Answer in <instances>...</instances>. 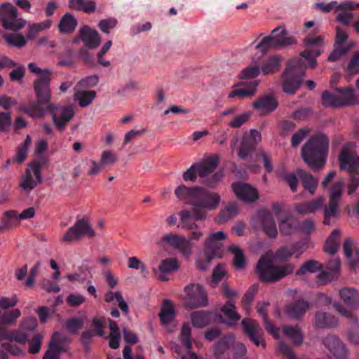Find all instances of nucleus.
<instances>
[{"instance_id": "1", "label": "nucleus", "mask_w": 359, "mask_h": 359, "mask_svg": "<svg viewBox=\"0 0 359 359\" xmlns=\"http://www.w3.org/2000/svg\"><path fill=\"white\" fill-rule=\"evenodd\" d=\"M175 194L187 204L194 206L192 210H182L179 212V228L194 230L198 228L196 221L206 219L207 210L216 209L220 202V196L215 192H210L201 187H187L184 184L177 187Z\"/></svg>"}, {"instance_id": "2", "label": "nucleus", "mask_w": 359, "mask_h": 359, "mask_svg": "<svg viewBox=\"0 0 359 359\" xmlns=\"http://www.w3.org/2000/svg\"><path fill=\"white\" fill-rule=\"evenodd\" d=\"M27 67L30 72L39 75V78L34 80L33 83L36 100L47 106L46 111L50 114L56 129L63 132L67 123L74 116V108L71 105L61 106L50 102L51 99L50 83L53 74L50 69L39 68L33 62L29 63Z\"/></svg>"}, {"instance_id": "3", "label": "nucleus", "mask_w": 359, "mask_h": 359, "mask_svg": "<svg viewBox=\"0 0 359 359\" xmlns=\"http://www.w3.org/2000/svg\"><path fill=\"white\" fill-rule=\"evenodd\" d=\"M321 53L319 49L304 50L300 53V57L287 61L286 68L281 74L284 93L293 95L299 89L304 79V70L307 67L314 69L316 67V59Z\"/></svg>"}, {"instance_id": "4", "label": "nucleus", "mask_w": 359, "mask_h": 359, "mask_svg": "<svg viewBox=\"0 0 359 359\" xmlns=\"http://www.w3.org/2000/svg\"><path fill=\"white\" fill-rule=\"evenodd\" d=\"M328 137L318 133L311 136L302 148V157L314 172L324 167L329 148Z\"/></svg>"}, {"instance_id": "5", "label": "nucleus", "mask_w": 359, "mask_h": 359, "mask_svg": "<svg viewBox=\"0 0 359 359\" xmlns=\"http://www.w3.org/2000/svg\"><path fill=\"white\" fill-rule=\"evenodd\" d=\"M339 161L340 170H348L349 172L347 193L353 195L359 187V155L354 151L353 143L347 142L341 147Z\"/></svg>"}, {"instance_id": "6", "label": "nucleus", "mask_w": 359, "mask_h": 359, "mask_svg": "<svg viewBox=\"0 0 359 359\" xmlns=\"http://www.w3.org/2000/svg\"><path fill=\"white\" fill-rule=\"evenodd\" d=\"M294 267L292 263L276 265L269 259L262 257L257 262L256 272L261 281L275 283L292 273Z\"/></svg>"}, {"instance_id": "7", "label": "nucleus", "mask_w": 359, "mask_h": 359, "mask_svg": "<svg viewBox=\"0 0 359 359\" xmlns=\"http://www.w3.org/2000/svg\"><path fill=\"white\" fill-rule=\"evenodd\" d=\"M36 327L37 320L33 317L24 318L17 330H8L6 327H0V341L7 339L20 344H25Z\"/></svg>"}, {"instance_id": "8", "label": "nucleus", "mask_w": 359, "mask_h": 359, "mask_svg": "<svg viewBox=\"0 0 359 359\" xmlns=\"http://www.w3.org/2000/svg\"><path fill=\"white\" fill-rule=\"evenodd\" d=\"M287 30L285 28L277 27L272 31V35L264 37L256 46L257 49H260L263 53L269 48H278L286 47L297 43V40L293 36H286Z\"/></svg>"}, {"instance_id": "9", "label": "nucleus", "mask_w": 359, "mask_h": 359, "mask_svg": "<svg viewBox=\"0 0 359 359\" xmlns=\"http://www.w3.org/2000/svg\"><path fill=\"white\" fill-rule=\"evenodd\" d=\"M184 304L187 308L205 307L208 304L206 291L199 284L191 283L184 288Z\"/></svg>"}, {"instance_id": "10", "label": "nucleus", "mask_w": 359, "mask_h": 359, "mask_svg": "<svg viewBox=\"0 0 359 359\" xmlns=\"http://www.w3.org/2000/svg\"><path fill=\"white\" fill-rule=\"evenodd\" d=\"M84 236L93 238L95 236V232L93 229L88 219L86 218H81L77 219L74 226L68 229L67 232L62 236V241L70 243L80 240Z\"/></svg>"}, {"instance_id": "11", "label": "nucleus", "mask_w": 359, "mask_h": 359, "mask_svg": "<svg viewBox=\"0 0 359 359\" xmlns=\"http://www.w3.org/2000/svg\"><path fill=\"white\" fill-rule=\"evenodd\" d=\"M343 187L344 182L340 181L334 183L331 188L328 206L324 208L323 224L325 225H330L331 218L337 217L339 214L337 207L342 194Z\"/></svg>"}, {"instance_id": "12", "label": "nucleus", "mask_w": 359, "mask_h": 359, "mask_svg": "<svg viewBox=\"0 0 359 359\" xmlns=\"http://www.w3.org/2000/svg\"><path fill=\"white\" fill-rule=\"evenodd\" d=\"M18 10L11 4H3L0 7V19L2 25L7 29L17 31L22 29L25 22L18 20Z\"/></svg>"}, {"instance_id": "13", "label": "nucleus", "mask_w": 359, "mask_h": 359, "mask_svg": "<svg viewBox=\"0 0 359 359\" xmlns=\"http://www.w3.org/2000/svg\"><path fill=\"white\" fill-rule=\"evenodd\" d=\"M255 225L260 228L269 238H276L278 229L273 217L270 211L266 209L259 210L254 218Z\"/></svg>"}, {"instance_id": "14", "label": "nucleus", "mask_w": 359, "mask_h": 359, "mask_svg": "<svg viewBox=\"0 0 359 359\" xmlns=\"http://www.w3.org/2000/svg\"><path fill=\"white\" fill-rule=\"evenodd\" d=\"M348 38V34L340 27L336 28L335 42L334 50L328 57L329 62H336L346 55L352 48L351 43H346Z\"/></svg>"}, {"instance_id": "15", "label": "nucleus", "mask_w": 359, "mask_h": 359, "mask_svg": "<svg viewBox=\"0 0 359 359\" xmlns=\"http://www.w3.org/2000/svg\"><path fill=\"white\" fill-rule=\"evenodd\" d=\"M226 238V235L222 231L214 233L205 240L204 254L208 256V259L221 258L223 253L221 241Z\"/></svg>"}, {"instance_id": "16", "label": "nucleus", "mask_w": 359, "mask_h": 359, "mask_svg": "<svg viewBox=\"0 0 359 359\" xmlns=\"http://www.w3.org/2000/svg\"><path fill=\"white\" fill-rule=\"evenodd\" d=\"M161 244L177 249L184 256H189L192 253V243L184 236L178 234H165L161 239Z\"/></svg>"}, {"instance_id": "17", "label": "nucleus", "mask_w": 359, "mask_h": 359, "mask_svg": "<svg viewBox=\"0 0 359 359\" xmlns=\"http://www.w3.org/2000/svg\"><path fill=\"white\" fill-rule=\"evenodd\" d=\"M261 133L252 129L249 135H245L242 139L238 156L241 159H246L255 151L257 144L261 141Z\"/></svg>"}, {"instance_id": "18", "label": "nucleus", "mask_w": 359, "mask_h": 359, "mask_svg": "<svg viewBox=\"0 0 359 359\" xmlns=\"http://www.w3.org/2000/svg\"><path fill=\"white\" fill-rule=\"evenodd\" d=\"M241 325L245 334L252 343L257 346H265L263 330L256 320L246 318L242 320Z\"/></svg>"}, {"instance_id": "19", "label": "nucleus", "mask_w": 359, "mask_h": 359, "mask_svg": "<svg viewBox=\"0 0 359 359\" xmlns=\"http://www.w3.org/2000/svg\"><path fill=\"white\" fill-rule=\"evenodd\" d=\"M323 344L335 359H347L348 351L343 341L336 335H327Z\"/></svg>"}, {"instance_id": "20", "label": "nucleus", "mask_w": 359, "mask_h": 359, "mask_svg": "<svg viewBox=\"0 0 359 359\" xmlns=\"http://www.w3.org/2000/svg\"><path fill=\"white\" fill-rule=\"evenodd\" d=\"M231 187L236 196L241 201L253 203L259 198L257 190L248 183L233 182Z\"/></svg>"}, {"instance_id": "21", "label": "nucleus", "mask_w": 359, "mask_h": 359, "mask_svg": "<svg viewBox=\"0 0 359 359\" xmlns=\"http://www.w3.org/2000/svg\"><path fill=\"white\" fill-rule=\"evenodd\" d=\"M234 344V335L228 334L213 345V354L215 359H231L230 349Z\"/></svg>"}, {"instance_id": "22", "label": "nucleus", "mask_w": 359, "mask_h": 359, "mask_svg": "<svg viewBox=\"0 0 359 359\" xmlns=\"http://www.w3.org/2000/svg\"><path fill=\"white\" fill-rule=\"evenodd\" d=\"M180 268V264L176 258H166L161 261L158 269H154V273L156 278L161 281H167V274L172 273Z\"/></svg>"}, {"instance_id": "23", "label": "nucleus", "mask_w": 359, "mask_h": 359, "mask_svg": "<svg viewBox=\"0 0 359 359\" xmlns=\"http://www.w3.org/2000/svg\"><path fill=\"white\" fill-rule=\"evenodd\" d=\"M219 163V158L215 154L210 155L204 158L202 161L196 163L199 177L203 180L213 173L217 168Z\"/></svg>"}, {"instance_id": "24", "label": "nucleus", "mask_w": 359, "mask_h": 359, "mask_svg": "<svg viewBox=\"0 0 359 359\" xmlns=\"http://www.w3.org/2000/svg\"><path fill=\"white\" fill-rule=\"evenodd\" d=\"M278 101L273 95L266 94L259 97L252 104L255 109L259 110L261 115L265 116L273 111L278 107Z\"/></svg>"}, {"instance_id": "25", "label": "nucleus", "mask_w": 359, "mask_h": 359, "mask_svg": "<svg viewBox=\"0 0 359 359\" xmlns=\"http://www.w3.org/2000/svg\"><path fill=\"white\" fill-rule=\"evenodd\" d=\"M81 41L89 49L96 48L100 43V37L97 30L83 26L79 31Z\"/></svg>"}, {"instance_id": "26", "label": "nucleus", "mask_w": 359, "mask_h": 359, "mask_svg": "<svg viewBox=\"0 0 359 359\" xmlns=\"http://www.w3.org/2000/svg\"><path fill=\"white\" fill-rule=\"evenodd\" d=\"M46 104H43L39 103L36 100V102L31 100L28 103H21L18 106V109L19 111L23 112L32 118H41L44 116L45 109L43 106Z\"/></svg>"}, {"instance_id": "27", "label": "nucleus", "mask_w": 359, "mask_h": 359, "mask_svg": "<svg viewBox=\"0 0 359 359\" xmlns=\"http://www.w3.org/2000/svg\"><path fill=\"white\" fill-rule=\"evenodd\" d=\"M340 298L346 305L353 309L359 308V292L353 287H344L339 291Z\"/></svg>"}, {"instance_id": "28", "label": "nucleus", "mask_w": 359, "mask_h": 359, "mask_svg": "<svg viewBox=\"0 0 359 359\" xmlns=\"http://www.w3.org/2000/svg\"><path fill=\"white\" fill-rule=\"evenodd\" d=\"M309 308V304L306 301L299 299L287 304L285 312L290 318L298 319L304 315Z\"/></svg>"}, {"instance_id": "29", "label": "nucleus", "mask_w": 359, "mask_h": 359, "mask_svg": "<svg viewBox=\"0 0 359 359\" xmlns=\"http://www.w3.org/2000/svg\"><path fill=\"white\" fill-rule=\"evenodd\" d=\"M324 199L320 196L316 199L297 204L295 207L296 211L302 215L314 213L323 208Z\"/></svg>"}, {"instance_id": "30", "label": "nucleus", "mask_w": 359, "mask_h": 359, "mask_svg": "<svg viewBox=\"0 0 359 359\" xmlns=\"http://www.w3.org/2000/svg\"><path fill=\"white\" fill-rule=\"evenodd\" d=\"M283 57L280 55L269 56L262 63L261 69L264 75L273 74L279 72L281 67Z\"/></svg>"}, {"instance_id": "31", "label": "nucleus", "mask_w": 359, "mask_h": 359, "mask_svg": "<svg viewBox=\"0 0 359 359\" xmlns=\"http://www.w3.org/2000/svg\"><path fill=\"white\" fill-rule=\"evenodd\" d=\"M269 306V303L259 302L257 303L256 309L257 313L262 317L264 325L268 332L273 334L275 338H278V330L275 325L269 320L266 313V308Z\"/></svg>"}, {"instance_id": "32", "label": "nucleus", "mask_w": 359, "mask_h": 359, "mask_svg": "<svg viewBox=\"0 0 359 359\" xmlns=\"http://www.w3.org/2000/svg\"><path fill=\"white\" fill-rule=\"evenodd\" d=\"M297 175L304 189L307 190L311 195L314 194L318 185V180L303 169H298Z\"/></svg>"}, {"instance_id": "33", "label": "nucleus", "mask_w": 359, "mask_h": 359, "mask_svg": "<svg viewBox=\"0 0 359 359\" xmlns=\"http://www.w3.org/2000/svg\"><path fill=\"white\" fill-rule=\"evenodd\" d=\"M315 323L318 328H332L337 325L338 320L330 313L318 311L315 315Z\"/></svg>"}, {"instance_id": "34", "label": "nucleus", "mask_w": 359, "mask_h": 359, "mask_svg": "<svg viewBox=\"0 0 359 359\" xmlns=\"http://www.w3.org/2000/svg\"><path fill=\"white\" fill-rule=\"evenodd\" d=\"M259 84V82L257 81H251L248 83H241L238 86L245 85V86L243 88H239L234 89L232 90L229 95V98L233 97H251L252 96L257 89V87Z\"/></svg>"}, {"instance_id": "35", "label": "nucleus", "mask_w": 359, "mask_h": 359, "mask_svg": "<svg viewBox=\"0 0 359 359\" xmlns=\"http://www.w3.org/2000/svg\"><path fill=\"white\" fill-rule=\"evenodd\" d=\"M61 336L59 332H55L53 334L49 343V349L46 352L43 359H60L58 354L64 351L63 347L59 344Z\"/></svg>"}, {"instance_id": "36", "label": "nucleus", "mask_w": 359, "mask_h": 359, "mask_svg": "<svg viewBox=\"0 0 359 359\" xmlns=\"http://www.w3.org/2000/svg\"><path fill=\"white\" fill-rule=\"evenodd\" d=\"M299 221L293 217H287L279 223V229L282 235L289 236L299 231Z\"/></svg>"}, {"instance_id": "37", "label": "nucleus", "mask_w": 359, "mask_h": 359, "mask_svg": "<svg viewBox=\"0 0 359 359\" xmlns=\"http://www.w3.org/2000/svg\"><path fill=\"white\" fill-rule=\"evenodd\" d=\"M74 93V100L78 102L81 107L89 106L96 97V93L94 90H76Z\"/></svg>"}, {"instance_id": "38", "label": "nucleus", "mask_w": 359, "mask_h": 359, "mask_svg": "<svg viewBox=\"0 0 359 359\" xmlns=\"http://www.w3.org/2000/svg\"><path fill=\"white\" fill-rule=\"evenodd\" d=\"M175 311L169 299H164L159 313V318L163 325H167L174 320Z\"/></svg>"}, {"instance_id": "39", "label": "nucleus", "mask_w": 359, "mask_h": 359, "mask_svg": "<svg viewBox=\"0 0 359 359\" xmlns=\"http://www.w3.org/2000/svg\"><path fill=\"white\" fill-rule=\"evenodd\" d=\"M69 6L71 9L83 11L86 13H93L96 9V4L88 0H69Z\"/></svg>"}, {"instance_id": "40", "label": "nucleus", "mask_w": 359, "mask_h": 359, "mask_svg": "<svg viewBox=\"0 0 359 359\" xmlns=\"http://www.w3.org/2000/svg\"><path fill=\"white\" fill-rule=\"evenodd\" d=\"M21 316V311L18 309L4 311L0 314V327L11 326L16 323L17 319Z\"/></svg>"}, {"instance_id": "41", "label": "nucleus", "mask_w": 359, "mask_h": 359, "mask_svg": "<svg viewBox=\"0 0 359 359\" xmlns=\"http://www.w3.org/2000/svg\"><path fill=\"white\" fill-rule=\"evenodd\" d=\"M77 25V20L71 13H65L59 23V29L62 33L73 32Z\"/></svg>"}, {"instance_id": "42", "label": "nucleus", "mask_w": 359, "mask_h": 359, "mask_svg": "<svg viewBox=\"0 0 359 359\" xmlns=\"http://www.w3.org/2000/svg\"><path fill=\"white\" fill-rule=\"evenodd\" d=\"M340 233L341 232L339 229H334L332 231L324 246V250L326 252L334 255L337 252L339 245Z\"/></svg>"}, {"instance_id": "43", "label": "nucleus", "mask_w": 359, "mask_h": 359, "mask_svg": "<svg viewBox=\"0 0 359 359\" xmlns=\"http://www.w3.org/2000/svg\"><path fill=\"white\" fill-rule=\"evenodd\" d=\"M337 91L341 94V96H339L341 106L359 104L353 89L339 88Z\"/></svg>"}, {"instance_id": "44", "label": "nucleus", "mask_w": 359, "mask_h": 359, "mask_svg": "<svg viewBox=\"0 0 359 359\" xmlns=\"http://www.w3.org/2000/svg\"><path fill=\"white\" fill-rule=\"evenodd\" d=\"M283 333L292 340L294 344L299 345L303 341V334L298 325H285L283 327Z\"/></svg>"}, {"instance_id": "45", "label": "nucleus", "mask_w": 359, "mask_h": 359, "mask_svg": "<svg viewBox=\"0 0 359 359\" xmlns=\"http://www.w3.org/2000/svg\"><path fill=\"white\" fill-rule=\"evenodd\" d=\"M191 318L193 325L196 327H203L210 321L209 313L205 311L193 312Z\"/></svg>"}, {"instance_id": "46", "label": "nucleus", "mask_w": 359, "mask_h": 359, "mask_svg": "<svg viewBox=\"0 0 359 359\" xmlns=\"http://www.w3.org/2000/svg\"><path fill=\"white\" fill-rule=\"evenodd\" d=\"M238 213V208L236 203L228 204L224 209L222 210L218 215V222L223 223L234 217Z\"/></svg>"}, {"instance_id": "47", "label": "nucleus", "mask_w": 359, "mask_h": 359, "mask_svg": "<svg viewBox=\"0 0 359 359\" xmlns=\"http://www.w3.org/2000/svg\"><path fill=\"white\" fill-rule=\"evenodd\" d=\"M221 311L231 321L236 322L241 318L240 315L236 311L234 302L231 299L226 301L222 307Z\"/></svg>"}, {"instance_id": "48", "label": "nucleus", "mask_w": 359, "mask_h": 359, "mask_svg": "<svg viewBox=\"0 0 359 359\" xmlns=\"http://www.w3.org/2000/svg\"><path fill=\"white\" fill-rule=\"evenodd\" d=\"M323 265L316 260L311 259L304 262L300 268L296 271L297 276H302L307 272L315 273L317 271L323 269Z\"/></svg>"}, {"instance_id": "49", "label": "nucleus", "mask_w": 359, "mask_h": 359, "mask_svg": "<svg viewBox=\"0 0 359 359\" xmlns=\"http://www.w3.org/2000/svg\"><path fill=\"white\" fill-rule=\"evenodd\" d=\"M261 70L259 65L257 62H252L241 72L239 77L241 79H254L260 74Z\"/></svg>"}, {"instance_id": "50", "label": "nucleus", "mask_w": 359, "mask_h": 359, "mask_svg": "<svg viewBox=\"0 0 359 359\" xmlns=\"http://www.w3.org/2000/svg\"><path fill=\"white\" fill-rule=\"evenodd\" d=\"M38 184L37 181L34 180L31 170L27 169L25 175L22 176L20 180V187L25 191H30L34 189Z\"/></svg>"}, {"instance_id": "51", "label": "nucleus", "mask_w": 359, "mask_h": 359, "mask_svg": "<svg viewBox=\"0 0 359 359\" xmlns=\"http://www.w3.org/2000/svg\"><path fill=\"white\" fill-rule=\"evenodd\" d=\"M322 104L325 107H341L339 96L325 90L322 93Z\"/></svg>"}, {"instance_id": "52", "label": "nucleus", "mask_w": 359, "mask_h": 359, "mask_svg": "<svg viewBox=\"0 0 359 359\" xmlns=\"http://www.w3.org/2000/svg\"><path fill=\"white\" fill-rule=\"evenodd\" d=\"M229 250L234 255L233 264L235 267L238 269H243L245 265V259L243 250L235 245H231Z\"/></svg>"}, {"instance_id": "53", "label": "nucleus", "mask_w": 359, "mask_h": 359, "mask_svg": "<svg viewBox=\"0 0 359 359\" xmlns=\"http://www.w3.org/2000/svg\"><path fill=\"white\" fill-rule=\"evenodd\" d=\"M17 221V211L8 210L5 212L4 218L0 225V230L4 231L11 229Z\"/></svg>"}, {"instance_id": "54", "label": "nucleus", "mask_w": 359, "mask_h": 359, "mask_svg": "<svg viewBox=\"0 0 359 359\" xmlns=\"http://www.w3.org/2000/svg\"><path fill=\"white\" fill-rule=\"evenodd\" d=\"M99 81L96 75H92L80 80L75 86V90H84L95 87Z\"/></svg>"}, {"instance_id": "55", "label": "nucleus", "mask_w": 359, "mask_h": 359, "mask_svg": "<svg viewBox=\"0 0 359 359\" xmlns=\"http://www.w3.org/2000/svg\"><path fill=\"white\" fill-rule=\"evenodd\" d=\"M191 329L189 323H184L180 334V340L182 345L188 350L191 349Z\"/></svg>"}, {"instance_id": "56", "label": "nucleus", "mask_w": 359, "mask_h": 359, "mask_svg": "<svg viewBox=\"0 0 359 359\" xmlns=\"http://www.w3.org/2000/svg\"><path fill=\"white\" fill-rule=\"evenodd\" d=\"M346 72L349 76L359 74V51H356L351 58Z\"/></svg>"}, {"instance_id": "57", "label": "nucleus", "mask_w": 359, "mask_h": 359, "mask_svg": "<svg viewBox=\"0 0 359 359\" xmlns=\"http://www.w3.org/2000/svg\"><path fill=\"white\" fill-rule=\"evenodd\" d=\"M292 252L291 248L287 245L281 246L276 251L274 259L278 262H286L293 255Z\"/></svg>"}, {"instance_id": "58", "label": "nucleus", "mask_w": 359, "mask_h": 359, "mask_svg": "<svg viewBox=\"0 0 359 359\" xmlns=\"http://www.w3.org/2000/svg\"><path fill=\"white\" fill-rule=\"evenodd\" d=\"M5 41L11 46L16 47L24 46L26 40L24 36L18 34H7L4 36Z\"/></svg>"}, {"instance_id": "59", "label": "nucleus", "mask_w": 359, "mask_h": 359, "mask_svg": "<svg viewBox=\"0 0 359 359\" xmlns=\"http://www.w3.org/2000/svg\"><path fill=\"white\" fill-rule=\"evenodd\" d=\"M83 323L81 318H72L66 320L65 326L70 333L75 334L83 327Z\"/></svg>"}, {"instance_id": "60", "label": "nucleus", "mask_w": 359, "mask_h": 359, "mask_svg": "<svg viewBox=\"0 0 359 359\" xmlns=\"http://www.w3.org/2000/svg\"><path fill=\"white\" fill-rule=\"evenodd\" d=\"M257 290V286L252 285L245 293L241 302L245 310L248 311L250 309V305L254 300Z\"/></svg>"}, {"instance_id": "61", "label": "nucleus", "mask_w": 359, "mask_h": 359, "mask_svg": "<svg viewBox=\"0 0 359 359\" xmlns=\"http://www.w3.org/2000/svg\"><path fill=\"white\" fill-rule=\"evenodd\" d=\"M223 177V170H219L213 174L211 176H208L206 178L203 180V183L208 187L209 188H215L217 185V184L222 180Z\"/></svg>"}, {"instance_id": "62", "label": "nucleus", "mask_w": 359, "mask_h": 359, "mask_svg": "<svg viewBox=\"0 0 359 359\" xmlns=\"http://www.w3.org/2000/svg\"><path fill=\"white\" fill-rule=\"evenodd\" d=\"M42 336L40 334H36L29 341V353L36 354L39 352L41 346Z\"/></svg>"}, {"instance_id": "63", "label": "nucleus", "mask_w": 359, "mask_h": 359, "mask_svg": "<svg viewBox=\"0 0 359 359\" xmlns=\"http://www.w3.org/2000/svg\"><path fill=\"white\" fill-rule=\"evenodd\" d=\"M231 348L233 350V357L231 358V359H243L246 355V347L242 343L234 342V344L231 346Z\"/></svg>"}, {"instance_id": "64", "label": "nucleus", "mask_w": 359, "mask_h": 359, "mask_svg": "<svg viewBox=\"0 0 359 359\" xmlns=\"http://www.w3.org/2000/svg\"><path fill=\"white\" fill-rule=\"evenodd\" d=\"M310 133L309 128H301L297 133H294L291 139V144L293 147H297L306 136Z\"/></svg>"}]
</instances>
